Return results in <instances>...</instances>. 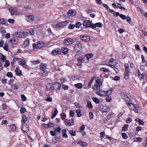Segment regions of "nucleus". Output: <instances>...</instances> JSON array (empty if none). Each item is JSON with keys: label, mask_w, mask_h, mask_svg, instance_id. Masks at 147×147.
Returning <instances> with one entry per match:
<instances>
[{"label": "nucleus", "mask_w": 147, "mask_h": 147, "mask_svg": "<svg viewBox=\"0 0 147 147\" xmlns=\"http://www.w3.org/2000/svg\"><path fill=\"white\" fill-rule=\"evenodd\" d=\"M96 84L94 85L92 87V88L95 90L96 92V93L98 95L102 96L103 94H102L100 92H105V91H102L100 90V86L102 85V82H101V80L100 78L97 77L95 79Z\"/></svg>", "instance_id": "obj_1"}, {"label": "nucleus", "mask_w": 147, "mask_h": 147, "mask_svg": "<svg viewBox=\"0 0 147 147\" xmlns=\"http://www.w3.org/2000/svg\"><path fill=\"white\" fill-rule=\"evenodd\" d=\"M51 86V84H47V89L48 90H50V89H52L54 90H59L61 88V85L60 83L58 82L55 83L53 85V87H49Z\"/></svg>", "instance_id": "obj_2"}, {"label": "nucleus", "mask_w": 147, "mask_h": 147, "mask_svg": "<svg viewBox=\"0 0 147 147\" xmlns=\"http://www.w3.org/2000/svg\"><path fill=\"white\" fill-rule=\"evenodd\" d=\"M83 26L86 28L90 27L92 29L95 28V24L92 22L87 20L83 21Z\"/></svg>", "instance_id": "obj_3"}, {"label": "nucleus", "mask_w": 147, "mask_h": 147, "mask_svg": "<svg viewBox=\"0 0 147 147\" xmlns=\"http://www.w3.org/2000/svg\"><path fill=\"white\" fill-rule=\"evenodd\" d=\"M17 61L18 63L22 66L26 68H28V66L26 65V62L24 58H18Z\"/></svg>", "instance_id": "obj_4"}, {"label": "nucleus", "mask_w": 147, "mask_h": 147, "mask_svg": "<svg viewBox=\"0 0 147 147\" xmlns=\"http://www.w3.org/2000/svg\"><path fill=\"white\" fill-rule=\"evenodd\" d=\"M29 34L27 32H17L16 36L17 37L21 38H24L26 37Z\"/></svg>", "instance_id": "obj_5"}, {"label": "nucleus", "mask_w": 147, "mask_h": 147, "mask_svg": "<svg viewBox=\"0 0 147 147\" xmlns=\"http://www.w3.org/2000/svg\"><path fill=\"white\" fill-rule=\"evenodd\" d=\"M44 43L42 41H39L38 42L37 44L33 43L32 45V47L36 49H39L43 47L45 45Z\"/></svg>", "instance_id": "obj_6"}, {"label": "nucleus", "mask_w": 147, "mask_h": 147, "mask_svg": "<svg viewBox=\"0 0 147 147\" xmlns=\"http://www.w3.org/2000/svg\"><path fill=\"white\" fill-rule=\"evenodd\" d=\"M69 20H67L58 22L56 24V26L57 28L62 27L66 26L69 23Z\"/></svg>", "instance_id": "obj_7"}, {"label": "nucleus", "mask_w": 147, "mask_h": 147, "mask_svg": "<svg viewBox=\"0 0 147 147\" xmlns=\"http://www.w3.org/2000/svg\"><path fill=\"white\" fill-rule=\"evenodd\" d=\"M53 129L55 130L56 134V137L57 138H59L61 136V128L60 127H58L57 129L54 128Z\"/></svg>", "instance_id": "obj_8"}, {"label": "nucleus", "mask_w": 147, "mask_h": 147, "mask_svg": "<svg viewBox=\"0 0 147 147\" xmlns=\"http://www.w3.org/2000/svg\"><path fill=\"white\" fill-rule=\"evenodd\" d=\"M73 43V40L71 38H67L63 41V43L65 45H71Z\"/></svg>", "instance_id": "obj_9"}, {"label": "nucleus", "mask_w": 147, "mask_h": 147, "mask_svg": "<svg viewBox=\"0 0 147 147\" xmlns=\"http://www.w3.org/2000/svg\"><path fill=\"white\" fill-rule=\"evenodd\" d=\"M11 15L15 14L17 12V9L16 7H11L8 9Z\"/></svg>", "instance_id": "obj_10"}, {"label": "nucleus", "mask_w": 147, "mask_h": 147, "mask_svg": "<svg viewBox=\"0 0 147 147\" xmlns=\"http://www.w3.org/2000/svg\"><path fill=\"white\" fill-rule=\"evenodd\" d=\"M18 42V39L17 38L14 37L11 38L9 41V42L12 45H14L17 44Z\"/></svg>", "instance_id": "obj_11"}, {"label": "nucleus", "mask_w": 147, "mask_h": 147, "mask_svg": "<svg viewBox=\"0 0 147 147\" xmlns=\"http://www.w3.org/2000/svg\"><path fill=\"white\" fill-rule=\"evenodd\" d=\"M61 53V50L59 49H55L51 52V53L53 55H56L57 54H59Z\"/></svg>", "instance_id": "obj_12"}, {"label": "nucleus", "mask_w": 147, "mask_h": 147, "mask_svg": "<svg viewBox=\"0 0 147 147\" xmlns=\"http://www.w3.org/2000/svg\"><path fill=\"white\" fill-rule=\"evenodd\" d=\"M100 108L101 109L103 110L104 112H107L109 110V108H108V107L106 105H101L100 107Z\"/></svg>", "instance_id": "obj_13"}, {"label": "nucleus", "mask_w": 147, "mask_h": 147, "mask_svg": "<svg viewBox=\"0 0 147 147\" xmlns=\"http://www.w3.org/2000/svg\"><path fill=\"white\" fill-rule=\"evenodd\" d=\"M40 70H46L47 69V65L45 63H42L39 65Z\"/></svg>", "instance_id": "obj_14"}, {"label": "nucleus", "mask_w": 147, "mask_h": 147, "mask_svg": "<svg viewBox=\"0 0 147 147\" xmlns=\"http://www.w3.org/2000/svg\"><path fill=\"white\" fill-rule=\"evenodd\" d=\"M121 96L125 101H130L129 98L124 93L122 92L121 93Z\"/></svg>", "instance_id": "obj_15"}, {"label": "nucleus", "mask_w": 147, "mask_h": 147, "mask_svg": "<svg viewBox=\"0 0 147 147\" xmlns=\"http://www.w3.org/2000/svg\"><path fill=\"white\" fill-rule=\"evenodd\" d=\"M39 74L40 76L44 77L47 75L48 72L46 70H40Z\"/></svg>", "instance_id": "obj_16"}, {"label": "nucleus", "mask_w": 147, "mask_h": 147, "mask_svg": "<svg viewBox=\"0 0 147 147\" xmlns=\"http://www.w3.org/2000/svg\"><path fill=\"white\" fill-rule=\"evenodd\" d=\"M26 20L27 21L31 22L34 20V16L33 15H29L27 16Z\"/></svg>", "instance_id": "obj_17"}, {"label": "nucleus", "mask_w": 147, "mask_h": 147, "mask_svg": "<svg viewBox=\"0 0 147 147\" xmlns=\"http://www.w3.org/2000/svg\"><path fill=\"white\" fill-rule=\"evenodd\" d=\"M28 127L29 126L28 125L26 124L23 125L22 130L24 131L27 132L29 131V129L28 128Z\"/></svg>", "instance_id": "obj_18"}, {"label": "nucleus", "mask_w": 147, "mask_h": 147, "mask_svg": "<svg viewBox=\"0 0 147 147\" xmlns=\"http://www.w3.org/2000/svg\"><path fill=\"white\" fill-rule=\"evenodd\" d=\"M126 104L129 107V109L131 110H134V107L135 106V105L133 103L130 102L126 103Z\"/></svg>", "instance_id": "obj_19"}, {"label": "nucleus", "mask_w": 147, "mask_h": 147, "mask_svg": "<svg viewBox=\"0 0 147 147\" xmlns=\"http://www.w3.org/2000/svg\"><path fill=\"white\" fill-rule=\"evenodd\" d=\"M67 14L69 16H74L76 15V13L73 10H70L69 11Z\"/></svg>", "instance_id": "obj_20"}, {"label": "nucleus", "mask_w": 147, "mask_h": 147, "mask_svg": "<svg viewBox=\"0 0 147 147\" xmlns=\"http://www.w3.org/2000/svg\"><path fill=\"white\" fill-rule=\"evenodd\" d=\"M15 72L16 75L18 76L22 75V71L18 68H16L15 71Z\"/></svg>", "instance_id": "obj_21"}, {"label": "nucleus", "mask_w": 147, "mask_h": 147, "mask_svg": "<svg viewBox=\"0 0 147 147\" xmlns=\"http://www.w3.org/2000/svg\"><path fill=\"white\" fill-rule=\"evenodd\" d=\"M93 56V55L92 53L87 54L85 55V57H86V59L88 61H89V59L92 57Z\"/></svg>", "instance_id": "obj_22"}, {"label": "nucleus", "mask_w": 147, "mask_h": 147, "mask_svg": "<svg viewBox=\"0 0 147 147\" xmlns=\"http://www.w3.org/2000/svg\"><path fill=\"white\" fill-rule=\"evenodd\" d=\"M6 59V57L2 54H0V60L2 62H4Z\"/></svg>", "instance_id": "obj_23"}, {"label": "nucleus", "mask_w": 147, "mask_h": 147, "mask_svg": "<svg viewBox=\"0 0 147 147\" xmlns=\"http://www.w3.org/2000/svg\"><path fill=\"white\" fill-rule=\"evenodd\" d=\"M89 80L88 79H86L84 81V88L86 89H88L90 86H88V84L87 85V84Z\"/></svg>", "instance_id": "obj_24"}, {"label": "nucleus", "mask_w": 147, "mask_h": 147, "mask_svg": "<svg viewBox=\"0 0 147 147\" xmlns=\"http://www.w3.org/2000/svg\"><path fill=\"white\" fill-rule=\"evenodd\" d=\"M27 121V117L25 115L23 114L22 116V122L24 123H26Z\"/></svg>", "instance_id": "obj_25"}, {"label": "nucleus", "mask_w": 147, "mask_h": 147, "mask_svg": "<svg viewBox=\"0 0 147 147\" xmlns=\"http://www.w3.org/2000/svg\"><path fill=\"white\" fill-rule=\"evenodd\" d=\"M30 43V41H29V39H27L26 40H25L24 44L23 45V46L24 47H26L28 46Z\"/></svg>", "instance_id": "obj_26"}, {"label": "nucleus", "mask_w": 147, "mask_h": 147, "mask_svg": "<svg viewBox=\"0 0 147 147\" xmlns=\"http://www.w3.org/2000/svg\"><path fill=\"white\" fill-rule=\"evenodd\" d=\"M62 134L63 137H65L66 138H68V136L66 134V130L65 129H64L62 130Z\"/></svg>", "instance_id": "obj_27"}, {"label": "nucleus", "mask_w": 147, "mask_h": 147, "mask_svg": "<svg viewBox=\"0 0 147 147\" xmlns=\"http://www.w3.org/2000/svg\"><path fill=\"white\" fill-rule=\"evenodd\" d=\"M30 62L32 63L33 65H36L39 63L41 61L39 59H38L35 61L32 60Z\"/></svg>", "instance_id": "obj_28"}, {"label": "nucleus", "mask_w": 147, "mask_h": 147, "mask_svg": "<svg viewBox=\"0 0 147 147\" xmlns=\"http://www.w3.org/2000/svg\"><path fill=\"white\" fill-rule=\"evenodd\" d=\"M78 63H77V65L80 66L82 65V57H80L78 59Z\"/></svg>", "instance_id": "obj_29"}, {"label": "nucleus", "mask_w": 147, "mask_h": 147, "mask_svg": "<svg viewBox=\"0 0 147 147\" xmlns=\"http://www.w3.org/2000/svg\"><path fill=\"white\" fill-rule=\"evenodd\" d=\"M90 39V37L87 36H83V41L86 42L89 41Z\"/></svg>", "instance_id": "obj_30"}, {"label": "nucleus", "mask_w": 147, "mask_h": 147, "mask_svg": "<svg viewBox=\"0 0 147 147\" xmlns=\"http://www.w3.org/2000/svg\"><path fill=\"white\" fill-rule=\"evenodd\" d=\"M29 32L31 36H34L35 34V31L33 28L30 29L29 30Z\"/></svg>", "instance_id": "obj_31"}, {"label": "nucleus", "mask_w": 147, "mask_h": 147, "mask_svg": "<svg viewBox=\"0 0 147 147\" xmlns=\"http://www.w3.org/2000/svg\"><path fill=\"white\" fill-rule=\"evenodd\" d=\"M62 50L63 53L65 54H67L68 51V50L67 48H63Z\"/></svg>", "instance_id": "obj_32"}, {"label": "nucleus", "mask_w": 147, "mask_h": 147, "mask_svg": "<svg viewBox=\"0 0 147 147\" xmlns=\"http://www.w3.org/2000/svg\"><path fill=\"white\" fill-rule=\"evenodd\" d=\"M74 86L79 89H80L82 88V85L81 83H77L74 85Z\"/></svg>", "instance_id": "obj_33"}, {"label": "nucleus", "mask_w": 147, "mask_h": 147, "mask_svg": "<svg viewBox=\"0 0 147 147\" xmlns=\"http://www.w3.org/2000/svg\"><path fill=\"white\" fill-rule=\"evenodd\" d=\"M87 108L89 109H91L92 108L93 106L91 102H87L86 105Z\"/></svg>", "instance_id": "obj_34"}, {"label": "nucleus", "mask_w": 147, "mask_h": 147, "mask_svg": "<svg viewBox=\"0 0 147 147\" xmlns=\"http://www.w3.org/2000/svg\"><path fill=\"white\" fill-rule=\"evenodd\" d=\"M58 113V111L57 110V109H56L54 113L52 115L51 118L53 119L57 115Z\"/></svg>", "instance_id": "obj_35"}, {"label": "nucleus", "mask_w": 147, "mask_h": 147, "mask_svg": "<svg viewBox=\"0 0 147 147\" xmlns=\"http://www.w3.org/2000/svg\"><path fill=\"white\" fill-rule=\"evenodd\" d=\"M129 127V125L127 124H126L122 128V131H126L128 127Z\"/></svg>", "instance_id": "obj_36"}, {"label": "nucleus", "mask_w": 147, "mask_h": 147, "mask_svg": "<svg viewBox=\"0 0 147 147\" xmlns=\"http://www.w3.org/2000/svg\"><path fill=\"white\" fill-rule=\"evenodd\" d=\"M76 112L77 113V116L78 117H80L82 116L81 111L80 109H77L76 111Z\"/></svg>", "instance_id": "obj_37"}, {"label": "nucleus", "mask_w": 147, "mask_h": 147, "mask_svg": "<svg viewBox=\"0 0 147 147\" xmlns=\"http://www.w3.org/2000/svg\"><path fill=\"white\" fill-rule=\"evenodd\" d=\"M139 110L140 108L138 107V105L137 104H136L135 106L134 107V110L135 112L137 113L138 112V110Z\"/></svg>", "instance_id": "obj_38"}, {"label": "nucleus", "mask_w": 147, "mask_h": 147, "mask_svg": "<svg viewBox=\"0 0 147 147\" xmlns=\"http://www.w3.org/2000/svg\"><path fill=\"white\" fill-rule=\"evenodd\" d=\"M54 124L51 122H49L47 124V127H54Z\"/></svg>", "instance_id": "obj_39"}, {"label": "nucleus", "mask_w": 147, "mask_h": 147, "mask_svg": "<svg viewBox=\"0 0 147 147\" xmlns=\"http://www.w3.org/2000/svg\"><path fill=\"white\" fill-rule=\"evenodd\" d=\"M100 70L102 71H104L105 72H107L110 71L107 68L105 67H101L100 68Z\"/></svg>", "instance_id": "obj_40"}, {"label": "nucleus", "mask_w": 147, "mask_h": 147, "mask_svg": "<svg viewBox=\"0 0 147 147\" xmlns=\"http://www.w3.org/2000/svg\"><path fill=\"white\" fill-rule=\"evenodd\" d=\"M70 134L72 136H75L76 135V133L74 130H71L69 131Z\"/></svg>", "instance_id": "obj_41"}, {"label": "nucleus", "mask_w": 147, "mask_h": 147, "mask_svg": "<svg viewBox=\"0 0 147 147\" xmlns=\"http://www.w3.org/2000/svg\"><path fill=\"white\" fill-rule=\"evenodd\" d=\"M121 136L123 139H127L128 138V136H127L126 133H122Z\"/></svg>", "instance_id": "obj_42"}, {"label": "nucleus", "mask_w": 147, "mask_h": 147, "mask_svg": "<svg viewBox=\"0 0 147 147\" xmlns=\"http://www.w3.org/2000/svg\"><path fill=\"white\" fill-rule=\"evenodd\" d=\"M95 24V28L96 27H101L102 26V24L100 22L96 23Z\"/></svg>", "instance_id": "obj_43"}, {"label": "nucleus", "mask_w": 147, "mask_h": 147, "mask_svg": "<svg viewBox=\"0 0 147 147\" xmlns=\"http://www.w3.org/2000/svg\"><path fill=\"white\" fill-rule=\"evenodd\" d=\"M4 62H5V64L4 65V66L5 67H8L9 65L10 64L9 62L7 60H5Z\"/></svg>", "instance_id": "obj_44"}, {"label": "nucleus", "mask_w": 147, "mask_h": 147, "mask_svg": "<svg viewBox=\"0 0 147 147\" xmlns=\"http://www.w3.org/2000/svg\"><path fill=\"white\" fill-rule=\"evenodd\" d=\"M3 48L5 51H8V45L7 43H5L3 47Z\"/></svg>", "instance_id": "obj_45"}, {"label": "nucleus", "mask_w": 147, "mask_h": 147, "mask_svg": "<svg viewBox=\"0 0 147 147\" xmlns=\"http://www.w3.org/2000/svg\"><path fill=\"white\" fill-rule=\"evenodd\" d=\"M95 78L94 76L92 77L90 81L88 83V86H90L92 82Z\"/></svg>", "instance_id": "obj_46"}, {"label": "nucleus", "mask_w": 147, "mask_h": 147, "mask_svg": "<svg viewBox=\"0 0 147 147\" xmlns=\"http://www.w3.org/2000/svg\"><path fill=\"white\" fill-rule=\"evenodd\" d=\"M21 98L23 101H25L26 100V98L24 94L21 95Z\"/></svg>", "instance_id": "obj_47"}, {"label": "nucleus", "mask_w": 147, "mask_h": 147, "mask_svg": "<svg viewBox=\"0 0 147 147\" xmlns=\"http://www.w3.org/2000/svg\"><path fill=\"white\" fill-rule=\"evenodd\" d=\"M6 76L7 77L10 78H12L13 76L12 73L10 72H7L6 74Z\"/></svg>", "instance_id": "obj_48"}, {"label": "nucleus", "mask_w": 147, "mask_h": 147, "mask_svg": "<svg viewBox=\"0 0 147 147\" xmlns=\"http://www.w3.org/2000/svg\"><path fill=\"white\" fill-rule=\"evenodd\" d=\"M75 25L74 24H70L68 26V28L70 29H73L75 27Z\"/></svg>", "instance_id": "obj_49"}, {"label": "nucleus", "mask_w": 147, "mask_h": 147, "mask_svg": "<svg viewBox=\"0 0 147 147\" xmlns=\"http://www.w3.org/2000/svg\"><path fill=\"white\" fill-rule=\"evenodd\" d=\"M18 86L15 84H12L11 85V88L14 90L17 89H18Z\"/></svg>", "instance_id": "obj_50"}, {"label": "nucleus", "mask_w": 147, "mask_h": 147, "mask_svg": "<svg viewBox=\"0 0 147 147\" xmlns=\"http://www.w3.org/2000/svg\"><path fill=\"white\" fill-rule=\"evenodd\" d=\"M89 117L90 119H92L93 118V114L92 112H90L89 113Z\"/></svg>", "instance_id": "obj_51"}, {"label": "nucleus", "mask_w": 147, "mask_h": 147, "mask_svg": "<svg viewBox=\"0 0 147 147\" xmlns=\"http://www.w3.org/2000/svg\"><path fill=\"white\" fill-rule=\"evenodd\" d=\"M119 16L123 20H125L126 18V16L123 14H120Z\"/></svg>", "instance_id": "obj_52"}, {"label": "nucleus", "mask_w": 147, "mask_h": 147, "mask_svg": "<svg viewBox=\"0 0 147 147\" xmlns=\"http://www.w3.org/2000/svg\"><path fill=\"white\" fill-rule=\"evenodd\" d=\"M105 135V133L104 131H102L100 133V137L101 138H104Z\"/></svg>", "instance_id": "obj_53"}, {"label": "nucleus", "mask_w": 147, "mask_h": 147, "mask_svg": "<svg viewBox=\"0 0 147 147\" xmlns=\"http://www.w3.org/2000/svg\"><path fill=\"white\" fill-rule=\"evenodd\" d=\"M82 25L81 23L80 22H77L76 25V27L77 28H80V27Z\"/></svg>", "instance_id": "obj_54"}, {"label": "nucleus", "mask_w": 147, "mask_h": 147, "mask_svg": "<svg viewBox=\"0 0 147 147\" xmlns=\"http://www.w3.org/2000/svg\"><path fill=\"white\" fill-rule=\"evenodd\" d=\"M5 19L3 18L0 19V23L2 24H5Z\"/></svg>", "instance_id": "obj_55"}, {"label": "nucleus", "mask_w": 147, "mask_h": 147, "mask_svg": "<svg viewBox=\"0 0 147 147\" xmlns=\"http://www.w3.org/2000/svg\"><path fill=\"white\" fill-rule=\"evenodd\" d=\"M45 100L46 101H52V99L51 98V97H46L45 98Z\"/></svg>", "instance_id": "obj_56"}, {"label": "nucleus", "mask_w": 147, "mask_h": 147, "mask_svg": "<svg viewBox=\"0 0 147 147\" xmlns=\"http://www.w3.org/2000/svg\"><path fill=\"white\" fill-rule=\"evenodd\" d=\"M130 72V71L129 69H128V70H125V75L126 76H129V73Z\"/></svg>", "instance_id": "obj_57"}, {"label": "nucleus", "mask_w": 147, "mask_h": 147, "mask_svg": "<svg viewBox=\"0 0 147 147\" xmlns=\"http://www.w3.org/2000/svg\"><path fill=\"white\" fill-rule=\"evenodd\" d=\"M18 58H15L11 62V64L13 65L16 62V61H17Z\"/></svg>", "instance_id": "obj_58"}, {"label": "nucleus", "mask_w": 147, "mask_h": 147, "mask_svg": "<svg viewBox=\"0 0 147 147\" xmlns=\"http://www.w3.org/2000/svg\"><path fill=\"white\" fill-rule=\"evenodd\" d=\"M64 122L65 123V124L69 126H71L72 125L70 122H67L66 121H64Z\"/></svg>", "instance_id": "obj_59"}, {"label": "nucleus", "mask_w": 147, "mask_h": 147, "mask_svg": "<svg viewBox=\"0 0 147 147\" xmlns=\"http://www.w3.org/2000/svg\"><path fill=\"white\" fill-rule=\"evenodd\" d=\"M26 111V109L24 107H22L20 109V112L21 113H23Z\"/></svg>", "instance_id": "obj_60"}, {"label": "nucleus", "mask_w": 147, "mask_h": 147, "mask_svg": "<svg viewBox=\"0 0 147 147\" xmlns=\"http://www.w3.org/2000/svg\"><path fill=\"white\" fill-rule=\"evenodd\" d=\"M61 118L63 119L65 118L66 117V114L65 113H62L61 114Z\"/></svg>", "instance_id": "obj_61"}, {"label": "nucleus", "mask_w": 147, "mask_h": 147, "mask_svg": "<svg viewBox=\"0 0 147 147\" xmlns=\"http://www.w3.org/2000/svg\"><path fill=\"white\" fill-rule=\"evenodd\" d=\"M87 11V12L88 14L90 13L91 12H92L94 11L92 10V9H91V8H90V7H88V8Z\"/></svg>", "instance_id": "obj_62"}, {"label": "nucleus", "mask_w": 147, "mask_h": 147, "mask_svg": "<svg viewBox=\"0 0 147 147\" xmlns=\"http://www.w3.org/2000/svg\"><path fill=\"white\" fill-rule=\"evenodd\" d=\"M91 100V99H90V97L88 96H86L84 98V100L85 101H86V100H88V101H89V100Z\"/></svg>", "instance_id": "obj_63"}, {"label": "nucleus", "mask_w": 147, "mask_h": 147, "mask_svg": "<svg viewBox=\"0 0 147 147\" xmlns=\"http://www.w3.org/2000/svg\"><path fill=\"white\" fill-rule=\"evenodd\" d=\"M131 118L128 117L126 119V122L127 123H129L131 122Z\"/></svg>", "instance_id": "obj_64"}]
</instances>
